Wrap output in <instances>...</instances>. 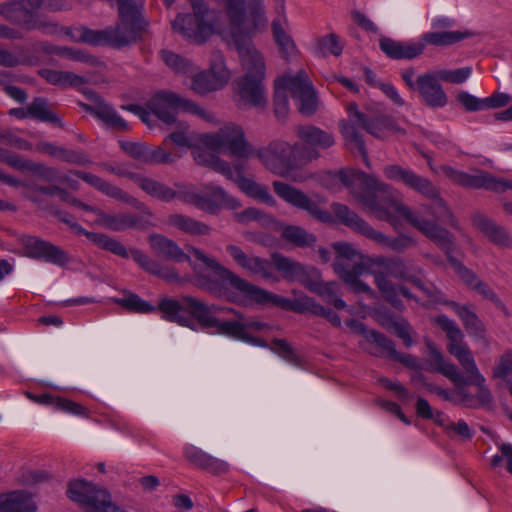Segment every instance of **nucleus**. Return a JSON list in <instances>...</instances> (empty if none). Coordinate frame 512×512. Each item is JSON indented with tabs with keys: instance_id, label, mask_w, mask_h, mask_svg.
<instances>
[{
	"instance_id": "1",
	"label": "nucleus",
	"mask_w": 512,
	"mask_h": 512,
	"mask_svg": "<svg viewBox=\"0 0 512 512\" xmlns=\"http://www.w3.org/2000/svg\"><path fill=\"white\" fill-rule=\"evenodd\" d=\"M384 175L389 180L401 182L406 187L431 200L433 202L431 210L433 220L425 219L412 211L410 207L395 197V192L388 184L366 174L361 175V180L367 187V192L359 195L362 204L369 208L379 220L395 224L397 215L404 218L445 252L449 263L459 277L473 289L480 280L473 272L451 256L454 251V239L447 229L437 224V222H442L455 226L453 214L440 197L439 189L428 178L400 165L386 166Z\"/></svg>"
},
{
	"instance_id": "2",
	"label": "nucleus",
	"mask_w": 512,
	"mask_h": 512,
	"mask_svg": "<svg viewBox=\"0 0 512 512\" xmlns=\"http://www.w3.org/2000/svg\"><path fill=\"white\" fill-rule=\"evenodd\" d=\"M187 250L212 271L213 278L201 276L198 281L199 286L213 296L223 297L241 305H246L248 302L258 304L272 303L283 308L290 307L295 312L310 310L313 314L326 318L335 327L341 326V320L337 313L330 308L315 303L309 297L302 298L291 304L290 300L268 292L235 274L219 263L214 257L205 254L204 251L192 246L187 247Z\"/></svg>"
},
{
	"instance_id": "3",
	"label": "nucleus",
	"mask_w": 512,
	"mask_h": 512,
	"mask_svg": "<svg viewBox=\"0 0 512 512\" xmlns=\"http://www.w3.org/2000/svg\"><path fill=\"white\" fill-rule=\"evenodd\" d=\"M162 318L175 322L180 326L196 330L194 318L202 328H215L218 334L226 335L235 339L244 341L247 333L244 331L243 314L235 309H229L235 314L236 319L230 321H220L215 314L222 311L223 308L217 305H208L192 296H181L179 300L163 298L160 301Z\"/></svg>"
},
{
	"instance_id": "4",
	"label": "nucleus",
	"mask_w": 512,
	"mask_h": 512,
	"mask_svg": "<svg viewBox=\"0 0 512 512\" xmlns=\"http://www.w3.org/2000/svg\"><path fill=\"white\" fill-rule=\"evenodd\" d=\"M369 265L374 282L384 300L397 309H402L403 302L398 297L397 285L389 277L411 282L427 297L431 299L437 298L438 291L436 288L433 285L427 286L422 280L425 274L424 270L413 263L406 264L399 257L378 256L370 258Z\"/></svg>"
},
{
	"instance_id": "5",
	"label": "nucleus",
	"mask_w": 512,
	"mask_h": 512,
	"mask_svg": "<svg viewBox=\"0 0 512 512\" xmlns=\"http://www.w3.org/2000/svg\"><path fill=\"white\" fill-rule=\"evenodd\" d=\"M434 323L446 333L449 340L447 350L458 360L466 373V376L462 375V380L455 385L458 387L475 385L478 388L476 399L478 404L480 406L490 405L493 399L492 395L485 385V378L480 373L474 357L464 341V334L457 323L443 314L437 316Z\"/></svg>"
},
{
	"instance_id": "6",
	"label": "nucleus",
	"mask_w": 512,
	"mask_h": 512,
	"mask_svg": "<svg viewBox=\"0 0 512 512\" xmlns=\"http://www.w3.org/2000/svg\"><path fill=\"white\" fill-rule=\"evenodd\" d=\"M348 119L340 123L341 133L346 144L351 149H357L367 162V152L362 136L358 128L366 130L372 136L384 139L390 134L404 135L405 130L397 125L394 119L388 116L380 115L374 119L368 118L364 113L358 110L355 103L348 106Z\"/></svg>"
},
{
	"instance_id": "7",
	"label": "nucleus",
	"mask_w": 512,
	"mask_h": 512,
	"mask_svg": "<svg viewBox=\"0 0 512 512\" xmlns=\"http://www.w3.org/2000/svg\"><path fill=\"white\" fill-rule=\"evenodd\" d=\"M70 229L77 235H85L89 241L103 250H107L125 259L132 257L149 274L155 275L167 282H177L180 280L175 268L160 264L139 249L132 248L128 250L120 241L106 234L87 231L77 222L70 224Z\"/></svg>"
},
{
	"instance_id": "8",
	"label": "nucleus",
	"mask_w": 512,
	"mask_h": 512,
	"mask_svg": "<svg viewBox=\"0 0 512 512\" xmlns=\"http://www.w3.org/2000/svg\"><path fill=\"white\" fill-rule=\"evenodd\" d=\"M286 91L298 102V110L305 116L313 115L318 107L316 92L307 73L298 71L295 75L285 74L275 81L274 112L278 118L288 113Z\"/></svg>"
},
{
	"instance_id": "9",
	"label": "nucleus",
	"mask_w": 512,
	"mask_h": 512,
	"mask_svg": "<svg viewBox=\"0 0 512 512\" xmlns=\"http://www.w3.org/2000/svg\"><path fill=\"white\" fill-rule=\"evenodd\" d=\"M256 155L270 172L287 178L293 171L312 162L316 153L312 150H299V142L290 144L286 141L276 140L258 150Z\"/></svg>"
},
{
	"instance_id": "10",
	"label": "nucleus",
	"mask_w": 512,
	"mask_h": 512,
	"mask_svg": "<svg viewBox=\"0 0 512 512\" xmlns=\"http://www.w3.org/2000/svg\"><path fill=\"white\" fill-rule=\"evenodd\" d=\"M145 32L120 19L111 26L101 30L89 29L85 26L76 28L71 34L75 42H83L92 46H109L121 49L136 43Z\"/></svg>"
},
{
	"instance_id": "11",
	"label": "nucleus",
	"mask_w": 512,
	"mask_h": 512,
	"mask_svg": "<svg viewBox=\"0 0 512 512\" xmlns=\"http://www.w3.org/2000/svg\"><path fill=\"white\" fill-rule=\"evenodd\" d=\"M336 256L333 262L334 271L355 293H365L376 297L375 291L360 276L365 271L364 263L358 262L362 254L348 242H334L332 244Z\"/></svg>"
},
{
	"instance_id": "12",
	"label": "nucleus",
	"mask_w": 512,
	"mask_h": 512,
	"mask_svg": "<svg viewBox=\"0 0 512 512\" xmlns=\"http://www.w3.org/2000/svg\"><path fill=\"white\" fill-rule=\"evenodd\" d=\"M332 211L342 224L349 227L354 232L376 242L384 248H390L394 251L402 252L407 247L414 244L413 239L410 237L400 236L396 238H390L384 233L375 230L369 223L358 216L355 212L351 211L344 204L333 203Z\"/></svg>"
},
{
	"instance_id": "13",
	"label": "nucleus",
	"mask_w": 512,
	"mask_h": 512,
	"mask_svg": "<svg viewBox=\"0 0 512 512\" xmlns=\"http://www.w3.org/2000/svg\"><path fill=\"white\" fill-rule=\"evenodd\" d=\"M67 497L79 503L86 512H127L114 504L110 493L84 479L68 482Z\"/></svg>"
},
{
	"instance_id": "14",
	"label": "nucleus",
	"mask_w": 512,
	"mask_h": 512,
	"mask_svg": "<svg viewBox=\"0 0 512 512\" xmlns=\"http://www.w3.org/2000/svg\"><path fill=\"white\" fill-rule=\"evenodd\" d=\"M200 141L210 150L229 153L238 159H247L252 155V147L245 140L244 132L238 125L229 123L215 133H206Z\"/></svg>"
},
{
	"instance_id": "15",
	"label": "nucleus",
	"mask_w": 512,
	"mask_h": 512,
	"mask_svg": "<svg viewBox=\"0 0 512 512\" xmlns=\"http://www.w3.org/2000/svg\"><path fill=\"white\" fill-rule=\"evenodd\" d=\"M401 77L406 86L416 91L421 102L429 108H443L448 104V96L435 70L427 71L415 78L414 68H407L401 72Z\"/></svg>"
},
{
	"instance_id": "16",
	"label": "nucleus",
	"mask_w": 512,
	"mask_h": 512,
	"mask_svg": "<svg viewBox=\"0 0 512 512\" xmlns=\"http://www.w3.org/2000/svg\"><path fill=\"white\" fill-rule=\"evenodd\" d=\"M274 192L289 205L304 210L313 219L321 223H330L332 214L321 207L326 203L324 198L312 199L302 190L281 181L273 182Z\"/></svg>"
},
{
	"instance_id": "17",
	"label": "nucleus",
	"mask_w": 512,
	"mask_h": 512,
	"mask_svg": "<svg viewBox=\"0 0 512 512\" xmlns=\"http://www.w3.org/2000/svg\"><path fill=\"white\" fill-rule=\"evenodd\" d=\"M18 242L23 248L21 254L28 258L44 260L61 267L67 265L70 261L68 253L61 247L36 236L20 235Z\"/></svg>"
},
{
	"instance_id": "18",
	"label": "nucleus",
	"mask_w": 512,
	"mask_h": 512,
	"mask_svg": "<svg viewBox=\"0 0 512 512\" xmlns=\"http://www.w3.org/2000/svg\"><path fill=\"white\" fill-rule=\"evenodd\" d=\"M348 325L357 333L364 335L365 339L369 342L377 344L386 355L406 367L418 368V359L410 354L400 353L395 349V344L392 340L388 339L384 334L374 330H366L365 325L358 320H350Z\"/></svg>"
},
{
	"instance_id": "19",
	"label": "nucleus",
	"mask_w": 512,
	"mask_h": 512,
	"mask_svg": "<svg viewBox=\"0 0 512 512\" xmlns=\"http://www.w3.org/2000/svg\"><path fill=\"white\" fill-rule=\"evenodd\" d=\"M185 98L171 91H159L149 100L148 108L167 125L176 123V115L184 110Z\"/></svg>"
},
{
	"instance_id": "20",
	"label": "nucleus",
	"mask_w": 512,
	"mask_h": 512,
	"mask_svg": "<svg viewBox=\"0 0 512 512\" xmlns=\"http://www.w3.org/2000/svg\"><path fill=\"white\" fill-rule=\"evenodd\" d=\"M226 251L234 262L242 269L248 271L252 275H258L266 280L278 282L279 278L273 273L269 260L246 254L237 245H227Z\"/></svg>"
},
{
	"instance_id": "21",
	"label": "nucleus",
	"mask_w": 512,
	"mask_h": 512,
	"mask_svg": "<svg viewBox=\"0 0 512 512\" xmlns=\"http://www.w3.org/2000/svg\"><path fill=\"white\" fill-rule=\"evenodd\" d=\"M43 0H12L0 4V15L6 20L21 25L25 29L37 17L36 12L41 8Z\"/></svg>"
},
{
	"instance_id": "22",
	"label": "nucleus",
	"mask_w": 512,
	"mask_h": 512,
	"mask_svg": "<svg viewBox=\"0 0 512 512\" xmlns=\"http://www.w3.org/2000/svg\"><path fill=\"white\" fill-rule=\"evenodd\" d=\"M296 136L299 138V150H312L316 153L313 160L320 157V150H326L335 144V138L332 133L322 130L314 125H298L295 128Z\"/></svg>"
},
{
	"instance_id": "23",
	"label": "nucleus",
	"mask_w": 512,
	"mask_h": 512,
	"mask_svg": "<svg viewBox=\"0 0 512 512\" xmlns=\"http://www.w3.org/2000/svg\"><path fill=\"white\" fill-rule=\"evenodd\" d=\"M71 174L77 176L78 178L85 181L87 184L91 185L98 191L102 192L108 197H111L115 200H119L121 202H124L128 205H131L137 209H144V204L139 202L136 198L129 195L119 187L103 180L102 178L80 170H73L70 171Z\"/></svg>"
},
{
	"instance_id": "24",
	"label": "nucleus",
	"mask_w": 512,
	"mask_h": 512,
	"mask_svg": "<svg viewBox=\"0 0 512 512\" xmlns=\"http://www.w3.org/2000/svg\"><path fill=\"white\" fill-rule=\"evenodd\" d=\"M443 172L452 182L467 188L486 189L492 192L496 190V176L486 171H478L476 174H468L452 167H444Z\"/></svg>"
},
{
	"instance_id": "25",
	"label": "nucleus",
	"mask_w": 512,
	"mask_h": 512,
	"mask_svg": "<svg viewBox=\"0 0 512 512\" xmlns=\"http://www.w3.org/2000/svg\"><path fill=\"white\" fill-rule=\"evenodd\" d=\"M93 214L96 218L90 222L91 225L102 226L111 231H124L130 228L144 227L138 216L129 213L108 214L96 207Z\"/></svg>"
},
{
	"instance_id": "26",
	"label": "nucleus",
	"mask_w": 512,
	"mask_h": 512,
	"mask_svg": "<svg viewBox=\"0 0 512 512\" xmlns=\"http://www.w3.org/2000/svg\"><path fill=\"white\" fill-rule=\"evenodd\" d=\"M380 49L392 59H414L425 50L424 42H400L383 37L379 40Z\"/></svg>"
},
{
	"instance_id": "27",
	"label": "nucleus",
	"mask_w": 512,
	"mask_h": 512,
	"mask_svg": "<svg viewBox=\"0 0 512 512\" xmlns=\"http://www.w3.org/2000/svg\"><path fill=\"white\" fill-rule=\"evenodd\" d=\"M200 201H204L208 208L201 209L204 212L215 214L221 208H236L239 206L238 201L230 196L223 188L214 184L203 185L200 190Z\"/></svg>"
},
{
	"instance_id": "28",
	"label": "nucleus",
	"mask_w": 512,
	"mask_h": 512,
	"mask_svg": "<svg viewBox=\"0 0 512 512\" xmlns=\"http://www.w3.org/2000/svg\"><path fill=\"white\" fill-rule=\"evenodd\" d=\"M184 457L193 465L213 474L226 473L229 465L224 460L213 457L194 445H186Z\"/></svg>"
},
{
	"instance_id": "29",
	"label": "nucleus",
	"mask_w": 512,
	"mask_h": 512,
	"mask_svg": "<svg viewBox=\"0 0 512 512\" xmlns=\"http://www.w3.org/2000/svg\"><path fill=\"white\" fill-rule=\"evenodd\" d=\"M148 243L153 253L158 257L175 262H190V256L175 241L164 235L151 234L148 237Z\"/></svg>"
},
{
	"instance_id": "30",
	"label": "nucleus",
	"mask_w": 512,
	"mask_h": 512,
	"mask_svg": "<svg viewBox=\"0 0 512 512\" xmlns=\"http://www.w3.org/2000/svg\"><path fill=\"white\" fill-rule=\"evenodd\" d=\"M473 224L495 245L501 247H510L512 245V237L506 229L497 225L487 216L483 214H475L473 216Z\"/></svg>"
},
{
	"instance_id": "31",
	"label": "nucleus",
	"mask_w": 512,
	"mask_h": 512,
	"mask_svg": "<svg viewBox=\"0 0 512 512\" xmlns=\"http://www.w3.org/2000/svg\"><path fill=\"white\" fill-rule=\"evenodd\" d=\"M288 22L285 17H277L272 22V33L279 53L285 60H290L298 53L297 46L288 33Z\"/></svg>"
},
{
	"instance_id": "32",
	"label": "nucleus",
	"mask_w": 512,
	"mask_h": 512,
	"mask_svg": "<svg viewBox=\"0 0 512 512\" xmlns=\"http://www.w3.org/2000/svg\"><path fill=\"white\" fill-rule=\"evenodd\" d=\"M37 506L30 493L17 490L0 494V512H36Z\"/></svg>"
},
{
	"instance_id": "33",
	"label": "nucleus",
	"mask_w": 512,
	"mask_h": 512,
	"mask_svg": "<svg viewBox=\"0 0 512 512\" xmlns=\"http://www.w3.org/2000/svg\"><path fill=\"white\" fill-rule=\"evenodd\" d=\"M118 18L147 32L149 22L143 16V1L117 0Z\"/></svg>"
},
{
	"instance_id": "34",
	"label": "nucleus",
	"mask_w": 512,
	"mask_h": 512,
	"mask_svg": "<svg viewBox=\"0 0 512 512\" xmlns=\"http://www.w3.org/2000/svg\"><path fill=\"white\" fill-rule=\"evenodd\" d=\"M270 263L286 280L303 282L307 278V272L303 265L280 253L271 254Z\"/></svg>"
},
{
	"instance_id": "35",
	"label": "nucleus",
	"mask_w": 512,
	"mask_h": 512,
	"mask_svg": "<svg viewBox=\"0 0 512 512\" xmlns=\"http://www.w3.org/2000/svg\"><path fill=\"white\" fill-rule=\"evenodd\" d=\"M430 369L441 373L454 384L462 380V374L455 364L447 362L442 353L430 341L427 342Z\"/></svg>"
},
{
	"instance_id": "36",
	"label": "nucleus",
	"mask_w": 512,
	"mask_h": 512,
	"mask_svg": "<svg viewBox=\"0 0 512 512\" xmlns=\"http://www.w3.org/2000/svg\"><path fill=\"white\" fill-rule=\"evenodd\" d=\"M449 305L461 319L469 335L477 339H485V326L478 316L469 309V307L461 306L456 302H450Z\"/></svg>"
},
{
	"instance_id": "37",
	"label": "nucleus",
	"mask_w": 512,
	"mask_h": 512,
	"mask_svg": "<svg viewBox=\"0 0 512 512\" xmlns=\"http://www.w3.org/2000/svg\"><path fill=\"white\" fill-rule=\"evenodd\" d=\"M39 75L48 83L60 87H77L86 83L83 76L69 71H57L52 69H41Z\"/></svg>"
},
{
	"instance_id": "38",
	"label": "nucleus",
	"mask_w": 512,
	"mask_h": 512,
	"mask_svg": "<svg viewBox=\"0 0 512 512\" xmlns=\"http://www.w3.org/2000/svg\"><path fill=\"white\" fill-rule=\"evenodd\" d=\"M135 183L147 194L159 200L168 202L176 197V191L152 178L138 174L135 177Z\"/></svg>"
},
{
	"instance_id": "39",
	"label": "nucleus",
	"mask_w": 512,
	"mask_h": 512,
	"mask_svg": "<svg viewBox=\"0 0 512 512\" xmlns=\"http://www.w3.org/2000/svg\"><path fill=\"white\" fill-rule=\"evenodd\" d=\"M168 223L171 226L191 235H208L211 231V228L205 223L182 214L170 215Z\"/></svg>"
},
{
	"instance_id": "40",
	"label": "nucleus",
	"mask_w": 512,
	"mask_h": 512,
	"mask_svg": "<svg viewBox=\"0 0 512 512\" xmlns=\"http://www.w3.org/2000/svg\"><path fill=\"white\" fill-rule=\"evenodd\" d=\"M281 238L300 248L311 247L316 242V236L301 226L286 225L281 231Z\"/></svg>"
},
{
	"instance_id": "41",
	"label": "nucleus",
	"mask_w": 512,
	"mask_h": 512,
	"mask_svg": "<svg viewBox=\"0 0 512 512\" xmlns=\"http://www.w3.org/2000/svg\"><path fill=\"white\" fill-rule=\"evenodd\" d=\"M87 110L112 129L118 131H127L129 129L128 123L107 104L100 103L96 107H88Z\"/></svg>"
},
{
	"instance_id": "42",
	"label": "nucleus",
	"mask_w": 512,
	"mask_h": 512,
	"mask_svg": "<svg viewBox=\"0 0 512 512\" xmlns=\"http://www.w3.org/2000/svg\"><path fill=\"white\" fill-rule=\"evenodd\" d=\"M469 35L468 32L461 31L427 32L422 35L420 42H424L425 45L449 46L467 38Z\"/></svg>"
},
{
	"instance_id": "43",
	"label": "nucleus",
	"mask_w": 512,
	"mask_h": 512,
	"mask_svg": "<svg viewBox=\"0 0 512 512\" xmlns=\"http://www.w3.org/2000/svg\"><path fill=\"white\" fill-rule=\"evenodd\" d=\"M28 106L29 117L62 126L60 118L50 109L47 99L36 97Z\"/></svg>"
},
{
	"instance_id": "44",
	"label": "nucleus",
	"mask_w": 512,
	"mask_h": 512,
	"mask_svg": "<svg viewBox=\"0 0 512 512\" xmlns=\"http://www.w3.org/2000/svg\"><path fill=\"white\" fill-rule=\"evenodd\" d=\"M27 396L35 402H38L41 404L53 405L60 410H63V411H66V412H69L72 414L82 415L85 412L84 407H82L81 405H79L75 402L64 399V398L53 397L49 394L35 396L30 393H27Z\"/></svg>"
},
{
	"instance_id": "45",
	"label": "nucleus",
	"mask_w": 512,
	"mask_h": 512,
	"mask_svg": "<svg viewBox=\"0 0 512 512\" xmlns=\"http://www.w3.org/2000/svg\"><path fill=\"white\" fill-rule=\"evenodd\" d=\"M314 51L316 54L321 56L333 55L338 57L342 54L343 45L336 34L330 33L325 36L315 38Z\"/></svg>"
},
{
	"instance_id": "46",
	"label": "nucleus",
	"mask_w": 512,
	"mask_h": 512,
	"mask_svg": "<svg viewBox=\"0 0 512 512\" xmlns=\"http://www.w3.org/2000/svg\"><path fill=\"white\" fill-rule=\"evenodd\" d=\"M159 55L162 61L175 73L187 75L194 72L193 63L189 59L176 54L173 51L162 49L159 52Z\"/></svg>"
},
{
	"instance_id": "47",
	"label": "nucleus",
	"mask_w": 512,
	"mask_h": 512,
	"mask_svg": "<svg viewBox=\"0 0 512 512\" xmlns=\"http://www.w3.org/2000/svg\"><path fill=\"white\" fill-rule=\"evenodd\" d=\"M115 302L121 307L135 313L147 314L155 312L156 310L162 312L160 307H154L135 293H126L124 297L115 299ZM158 306H160V304Z\"/></svg>"
},
{
	"instance_id": "48",
	"label": "nucleus",
	"mask_w": 512,
	"mask_h": 512,
	"mask_svg": "<svg viewBox=\"0 0 512 512\" xmlns=\"http://www.w3.org/2000/svg\"><path fill=\"white\" fill-rule=\"evenodd\" d=\"M210 74L219 89L223 88L231 78V73L226 67L223 54L220 51H214L211 54Z\"/></svg>"
},
{
	"instance_id": "49",
	"label": "nucleus",
	"mask_w": 512,
	"mask_h": 512,
	"mask_svg": "<svg viewBox=\"0 0 512 512\" xmlns=\"http://www.w3.org/2000/svg\"><path fill=\"white\" fill-rule=\"evenodd\" d=\"M318 293L323 300L332 304L336 309L346 308V303L339 297V285L335 282H326L319 286Z\"/></svg>"
},
{
	"instance_id": "50",
	"label": "nucleus",
	"mask_w": 512,
	"mask_h": 512,
	"mask_svg": "<svg viewBox=\"0 0 512 512\" xmlns=\"http://www.w3.org/2000/svg\"><path fill=\"white\" fill-rule=\"evenodd\" d=\"M435 71L442 82L462 84L471 76L472 68L467 66L455 70L438 69Z\"/></svg>"
},
{
	"instance_id": "51",
	"label": "nucleus",
	"mask_w": 512,
	"mask_h": 512,
	"mask_svg": "<svg viewBox=\"0 0 512 512\" xmlns=\"http://www.w3.org/2000/svg\"><path fill=\"white\" fill-rule=\"evenodd\" d=\"M191 88L198 94L219 90L216 81L209 72H200L193 77Z\"/></svg>"
},
{
	"instance_id": "52",
	"label": "nucleus",
	"mask_w": 512,
	"mask_h": 512,
	"mask_svg": "<svg viewBox=\"0 0 512 512\" xmlns=\"http://www.w3.org/2000/svg\"><path fill=\"white\" fill-rule=\"evenodd\" d=\"M145 164H169L173 162L171 153L166 152L161 146H147Z\"/></svg>"
},
{
	"instance_id": "53",
	"label": "nucleus",
	"mask_w": 512,
	"mask_h": 512,
	"mask_svg": "<svg viewBox=\"0 0 512 512\" xmlns=\"http://www.w3.org/2000/svg\"><path fill=\"white\" fill-rule=\"evenodd\" d=\"M168 139L179 147L191 148L194 143V137L188 132V127L183 123L179 124V129L177 131H174L167 136L164 143H166Z\"/></svg>"
},
{
	"instance_id": "54",
	"label": "nucleus",
	"mask_w": 512,
	"mask_h": 512,
	"mask_svg": "<svg viewBox=\"0 0 512 512\" xmlns=\"http://www.w3.org/2000/svg\"><path fill=\"white\" fill-rule=\"evenodd\" d=\"M147 146L145 143L121 142V148L126 154L144 164L147 156Z\"/></svg>"
},
{
	"instance_id": "55",
	"label": "nucleus",
	"mask_w": 512,
	"mask_h": 512,
	"mask_svg": "<svg viewBox=\"0 0 512 512\" xmlns=\"http://www.w3.org/2000/svg\"><path fill=\"white\" fill-rule=\"evenodd\" d=\"M457 101L469 112H475L485 108L484 99H479L465 91L458 93Z\"/></svg>"
},
{
	"instance_id": "56",
	"label": "nucleus",
	"mask_w": 512,
	"mask_h": 512,
	"mask_svg": "<svg viewBox=\"0 0 512 512\" xmlns=\"http://www.w3.org/2000/svg\"><path fill=\"white\" fill-rule=\"evenodd\" d=\"M26 30H39L44 35H56L60 32V27L55 22H51L37 16Z\"/></svg>"
},
{
	"instance_id": "57",
	"label": "nucleus",
	"mask_w": 512,
	"mask_h": 512,
	"mask_svg": "<svg viewBox=\"0 0 512 512\" xmlns=\"http://www.w3.org/2000/svg\"><path fill=\"white\" fill-rule=\"evenodd\" d=\"M47 182H58L60 174L57 169L45 166L41 163L32 162L30 170Z\"/></svg>"
},
{
	"instance_id": "58",
	"label": "nucleus",
	"mask_w": 512,
	"mask_h": 512,
	"mask_svg": "<svg viewBox=\"0 0 512 512\" xmlns=\"http://www.w3.org/2000/svg\"><path fill=\"white\" fill-rule=\"evenodd\" d=\"M270 349L287 361L292 362L296 358L292 347L286 340L274 339L271 342Z\"/></svg>"
},
{
	"instance_id": "59",
	"label": "nucleus",
	"mask_w": 512,
	"mask_h": 512,
	"mask_svg": "<svg viewBox=\"0 0 512 512\" xmlns=\"http://www.w3.org/2000/svg\"><path fill=\"white\" fill-rule=\"evenodd\" d=\"M200 197V191L196 192L190 189H184L176 192L175 198H179L188 204L194 205L198 209H207V204L204 201H200Z\"/></svg>"
},
{
	"instance_id": "60",
	"label": "nucleus",
	"mask_w": 512,
	"mask_h": 512,
	"mask_svg": "<svg viewBox=\"0 0 512 512\" xmlns=\"http://www.w3.org/2000/svg\"><path fill=\"white\" fill-rule=\"evenodd\" d=\"M495 377H506L512 373V350H507L499 359L498 364L494 368Z\"/></svg>"
},
{
	"instance_id": "61",
	"label": "nucleus",
	"mask_w": 512,
	"mask_h": 512,
	"mask_svg": "<svg viewBox=\"0 0 512 512\" xmlns=\"http://www.w3.org/2000/svg\"><path fill=\"white\" fill-rule=\"evenodd\" d=\"M511 98L507 93L495 92L490 97L484 99L485 108L497 109L506 106Z\"/></svg>"
},
{
	"instance_id": "62",
	"label": "nucleus",
	"mask_w": 512,
	"mask_h": 512,
	"mask_svg": "<svg viewBox=\"0 0 512 512\" xmlns=\"http://www.w3.org/2000/svg\"><path fill=\"white\" fill-rule=\"evenodd\" d=\"M249 196L269 206L276 205V200L270 194L267 186L265 185L258 184L257 188H254L253 192Z\"/></svg>"
},
{
	"instance_id": "63",
	"label": "nucleus",
	"mask_w": 512,
	"mask_h": 512,
	"mask_svg": "<svg viewBox=\"0 0 512 512\" xmlns=\"http://www.w3.org/2000/svg\"><path fill=\"white\" fill-rule=\"evenodd\" d=\"M210 167L235 182L234 172L230 164L217 156L210 161Z\"/></svg>"
},
{
	"instance_id": "64",
	"label": "nucleus",
	"mask_w": 512,
	"mask_h": 512,
	"mask_svg": "<svg viewBox=\"0 0 512 512\" xmlns=\"http://www.w3.org/2000/svg\"><path fill=\"white\" fill-rule=\"evenodd\" d=\"M475 291H477L479 294H481L485 299H488L495 303L497 306H502V302L498 298V296L495 294V292L484 282L481 280L476 283V286L473 288Z\"/></svg>"
}]
</instances>
